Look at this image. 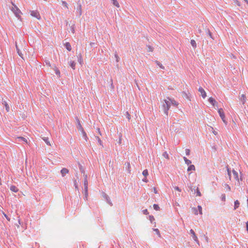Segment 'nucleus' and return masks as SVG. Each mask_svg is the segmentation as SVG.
Returning <instances> with one entry per match:
<instances>
[{
  "instance_id": "obj_1",
  "label": "nucleus",
  "mask_w": 248,
  "mask_h": 248,
  "mask_svg": "<svg viewBox=\"0 0 248 248\" xmlns=\"http://www.w3.org/2000/svg\"><path fill=\"white\" fill-rule=\"evenodd\" d=\"M164 103H163V104L164 111L165 114L167 115L168 114V110H169L170 107V102L169 101L168 99L164 100Z\"/></svg>"
},
{
  "instance_id": "obj_2",
  "label": "nucleus",
  "mask_w": 248,
  "mask_h": 248,
  "mask_svg": "<svg viewBox=\"0 0 248 248\" xmlns=\"http://www.w3.org/2000/svg\"><path fill=\"white\" fill-rule=\"evenodd\" d=\"M27 140L25 138L22 137H16V144H21L24 145V144H27Z\"/></svg>"
},
{
  "instance_id": "obj_3",
  "label": "nucleus",
  "mask_w": 248,
  "mask_h": 248,
  "mask_svg": "<svg viewBox=\"0 0 248 248\" xmlns=\"http://www.w3.org/2000/svg\"><path fill=\"white\" fill-rule=\"evenodd\" d=\"M77 128L78 130L80 131L84 137L85 140L87 141L88 139L86 132L84 131L80 122H78V124L77 125Z\"/></svg>"
},
{
  "instance_id": "obj_4",
  "label": "nucleus",
  "mask_w": 248,
  "mask_h": 248,
  "mask_svg": "<svg viewBox=\"0 0 248 248\" xmlns=\"http://www.w3.org/2000/svg\"><path fill=\"white\" fill-rule=\"evenodd\" d=\"M218 112L219 114L220 117H221V119L222 120L223 123L226 124H227V122L225 120V116L223 109L219 108L218 110Z\"/></svg>"
},
{
  "instance_id": "obj_5",
  "label": "nucleus",
  "mask_w": 248,
  "mask_h": 248,
  "mask_svg": "<svg viewBox=\"0 0 248 248\" xmlns=\"http://www.w3.org/2000/svg\"><path fill=\"white\" fill-rule=\"evenodd\" d=\"M190 232V233L192 235V237L193 238V239H194V240L199 245V240L198 239V237H197L194 231L192 230V229H191L189 231Z\"/></svg>"
},
{
  "instance_id": "obj_6",
  "label": "nucleus",
  "mask_w": 248,
  "mask_h": 248,
  "mask_svg": "<svg viewBox=\"0 0 248 248\" xmlns=\"http://www.w3.org/2000/svg\"><path fill=\"white\" fill-rule=\"evenodd\" d=\"M31 16L36 17L38 19H41V16L40 15L39 13L37 11H32L31 12Z\"/></svg>"
},
{
  "instance_id": "obj_7",
  "label": "nucleus",
  "mask_w": 248,
  "mask_h": 248,
  "mask_svg": "<svg viewBox=\"0 0 248 248\" xmlns=\"http://www.w3.org/2000/svg\"><path fill=\"white\" fill-rule=\"evenodd\" d=\"M102 196L106 200L108 204H109L111 206L112 205V203L111 202L108 195H107L105 193L103 192L102 193Z\"/></svg>"
},
{
  "instance_id": "obj_8",
  "label": "nucleus",
  "mask_w": 248,
  "mask_h": 248,
  "mask_svg": "<svg viewBox=\"0 0 248 248\" xmlns=\"http://www.w3.org/2000/svg\"><path fill=\"white\" fill-rule=\"evenodd\" d=\"M198 90L199 92H200L202 98H205L206 96V93L202 87H200Z\"/></svg>"
},
{
  "instance_id": "obj_9",
  "label": "nucleus",
  "mask_w": 248,
  "mask_h": 248,
  "mask_svg": "<svg viewBox=\"0 0 248 248\" xmlns=\"http://www.w3.org/2000/svg\"><path fill=\"white\" fill-rule=\"evenodd\" d=\"M167 99H168L170 102V104H172L173 106H177L178 105V103L173 99L168 97Z\"/></svg>"
},
{
  "instance_id": "obj_10",
  "label": "nucleus",
  "mask_w": 248,
  "mask_h": 248,
  "mask_svg": "<svg viewBox=\"0 0 248 248\" xmlns=\"http://www.w3.org/2000/svg\"><path fill=\"white\" fill-rule=\"evenodd\" d=\"M84 190H86V189H88V180L87 175H85V178L84 180Z\"/></svg>"
},
{
  "instance_id": "obj_11",
  "label": "nucleus",
  "mask_w": 248,
  "mask_h": 248,
  "mask_svg": "<svg viewBox=\"0 0 248 248\" xmlns=\"http://www.w3.org/2000/svg\"><path fill=\"white\" fill-rule=\"evenodd\" d=\"M69 172V170H68V169H66V168H63L61 170V173L62 174V175L63 177L66 174H67Z\"/></svg>"
},
{
  "instance_id": "obj_12",
  "label": "nucleus",
  "mask_w": 248,
  "mask_h": 248,
  "mask_svg": "<svg viewBox=\"0 0 248 248\" xmlns=\"http://www.w3.org/2000/svg\"><path fill=\"white\" fill-rule=\"evenodd\" d=\"M77 12L79 16H81L82 14V6L80 4L78 5V7H77Z\"/></svg>"
},
{
  "instance_id": "obj_13",
  "label": "nucleus",
  "mask_w": 248,
  "mask_h": 248,
  "mask_svg": "<svg viewBox=\"0 0 248 248\" xmlns=\"http://www.w3.org/2000/svg\"><path fill=\"white\" fill-rule=\"evenodd\" d=\"M240 101L242 102L243 104H244L246 102V97L245 94H242L239 98Z\"/></svg>"
},
{
  "instance_id": "obj_14",
  "label": "nucleus",
  "mask_w": 248,
  "mask_h": 248,
  "mask_svg": "<svg viewBox=\"0 0 248 248\" xmlns=\"http://www.w3.org/2000/svg\"><path fill=\"white\" fill-rule=\"evenodd\" d=\"M16 18H18V19H20L21 21V18L20 17V14H21V12L18 8L16 7Z\"/></svg>"
},
{
  "instance_id": "obj_15",
  "label": "nucleus",
  "mask_w": 248,
  "mask_h": 248,
  "mask_svg": "<svg viewBox=\"0 0 248 248\" xmlns=\"http://www.w3.org/2000/svg\"><path fill=\"white\" fill-rule=\"evenodd\" d=\"M232 173H233V176H234L235 180L237 181H238L239 178H238V174L237 172H236L235 170H233Z\"/></svg>"
},
{
  "instance_id": "obj_16",
  "label": "nucleus",
  "mask_w": 248,
  "mask_h": 248,
  "mask_svg": "<svg viewBox=\"0 0 248 248\" xmlns=\"http://www.w3.org/2000/svg\"><path fill=\"white\" fill-rule=\"evenodd\" d=\"M69 65L71 67V68L73 69H75L76 67V62L73 61H71L69 62Z\"/></svg>"
},
{
  "instance_id": "obj_17",
  "label": "nucleus",
  "mask_w": 248,
  "mask_h": 248,
  "mask_svg": "<svg viewBox=\"0 0 248 248\" xmlns=\"http://www.w3.org/2000/svg\"><path fill=\"white\" fill-rule=\"evenodd\" d=\"M2 104L5 106L6 111L7 112L9 111L10 107H9L8 104H7V103L6 101H3Z\"/></svg>"
},
{
  "instance_id": "obj_18",
  "label": "nucleus",
  "mask_w": 248,
  "mask_h": 248,
  "mask_svg": "<svg viewBox=\"0 0 248 248\" xmlns=\"http://www.w3.org/2000/svg\"><path fill=\"white\" fill-rule=\"evenodd\" d=\"M53 69L55 71L56 74L58 75L59 77H60V71L59 70L56 66L54 67Z\"/></svg>"
},
{
  "instance_id": "obj_19",
  "label": "nucleus",
  "mask_w": 248,
  "mask_h": 248,
  "mask_svg": "<svg viewBox=\"0 0 248 248\" xmlns=\"http://www.w3.org/2000/svg\"><path fill=\"white\" fill-rule=\"evenodd\" d=\"M208 101L213 106H214L215 104L216 103V101L215 99H214L212 97L209 98V99H208Z\"/></svg>"
},
{
  "instance_id": "obj_20",
  "label": "nucleus",
  "mask_w": 248,
  "mask_h": 248,
  "mask_svg": "<svg viewBox=\"0 0 248 248\" xmlns=\"http://www.w3.org/2000/svg\"><path fill=\"white\" fill-rule=\"evenodd\" d=\"M65 46L68 51L71 50V46L69 43H66L65 44Z\"/></svg>"
},
{
  "instance_id": "obj_21",
  "label": "nucleus",
  "mask_w": 248,
  "mask_h": 248,
  "mask_svg": "<svg viewBox=\"0 0 248 248\" xmlns=\"http://www.w3.org/2000/svg\"><path fill=\"white\" fill-rule=\"evenodd\" d=\"M226 168H227V170L228 175V176H229V180H231V170H230V168L228 167V166H227Z\"/></svg>"
},
{
  "instance_id": "obj_22",
  "label": "nucleus",
  "mask_w": 248,
  "mask_h": 248,
  "mask_svg": "<svg viewBox=\"0 0 248 248\" xmlns=\"http://www.w3.org/2000/svg\"><path fill=\"white\" fill-rule=\"evenodd\" d=\"M42 139L47 145H48L49 146H51V144H50V142L48 141V138L44 137Z\"/></svg>"
},
{
  "instance_id": "obj_23",
  "label": "nucleus",
  "mask_w": 248,
  "mask_h": 248,
  "mask_svg": "<svg viewBox=\"0 0 248 248\" xmlns=\"http://www.w3.org/2000/svg\"><path fill=\"white\" fill-rule=\"evenodd\" d=\"M240 203L238 200H236L234 202V209L235 210L237 209L239 206Z\"/></svg>"
},
{
  "instance_id": "obj_24",
  "label": "nucleus",
  "mask_w": 248,
  "mask_h": 248,
  "mask_svg": "<svg viewBox=\"0 0 248 248\" xmlns=\"http://www.w3.org/2000/svg\"><path fill=\"white\" fill-rule=\"evenodd\" d=\"M195 170V167L194 165H190L187 169V171H189L190 170Z\"/></svg>"
},
{
  "instance_id": "obj_25",
  "label": "nucleus",
  "mask_w": 248,
  "mask_h": 248,
  "mask_svg": "<svg viewBox=\"0 0 248 248\" xmlns=\"http://www.w3.org/2000/svg\"><path fill=\"white\" fill-rule=\"evenodd\" d=\"M190 44L193 48H196L197 47V44L194 40H191L190 41Z\"/></svg>"
},
{
  "instance_id": "obj_26",
  "label": "nucleus",
  "mask_w": 248,
  "mask_h": 248,
  "mask_svg": "<svg viewBox=\"0 0 248 248\" xmlns=\"http://www.w3.org/2000/svg\"><path fill=\"white\" fill-rule=\"evenodd\" d=\"M113 3V4L116 6L117 7L119 8L120 7V5L117 1V0H111Z\"/></svg>"
},
{
  "instance_id": "obj_27",
  "label": "nucleus",
  "mask_w": 248,
  "mask_h": 248,
  "mask_svg": "<svg viewBox=\"0 0 248 248\" xmlns=\"http://www.w3.org/2000/svg\"><path fill=\"white\" fill-rule=\"evenodd\" d=\"M78 62H79V63L80 64H82V62H83V60H82V56H81V54H80V55L78 56Z\"/></svg>"
},
{
  "instance_id": "obj_28",
  "label": "nucleus",
  "mask_w": 248,
  "mask_h": 248,
  "mask_svg": "<svg viewBox=\"0 0 248 248\" xmlns=\"http://www.w3.org/2000/svg\"><path fill=\"white\" fill-rule=\"evenodd\" d=\"M95 138L97 140L99 144L101 145V146H103V142L102 141V140H100V139L97 137V136H95Z\"/></svg>"
},
{
  "instance_id": "obj_29",
  "label": "nucleus",
  "mask_w": 248,
  "mask_h": 248,
  "mask_svg": "<svg viewBox=\"0 0 248 248\" xmlns=\"http://www.w3.org/2000/svg\"><path fill=\"white\" fill-rule=\"evenodd\" d=\"M156 63L157 64V65H158L160 67V68H161L162 69H164V66H163V65L160 62L156 61Z\"/></svg>"
},
{
  "instance_id": "obj_30",
  "label": "nucleus",
  "mask_w": 248,
  "mask_h": 248,
  "mask_svg": "<svg viewBox=\"0 0 248 248\" xmlns=\"http://www.w3.org/2000/svg\"><path fill=\"white\" fill-rule=\"evenodd\" d=\"M162 155L166 158L169 159V155L167 153V152H165L163 153Z\"/></svg>"
},
{
  "instance_id": "obj_31",
  "label": "nucleus",
  "mask_w": 248,
  "mask_h": 248,
  "mask_svg": "<svg viewBox=\"0 0 248 248\" xmlns=\"http://www.w3.org/2000/svg\"><path fill=\"white\" fill-rule=\"evenodd\" d=\"M125 165H126V167H127V170L128 171L129 173L130 172V163L129 162H127Z\"/></svg>"
},
{
  "instance_id": "obj_32",
  "label": "nucleus",
  "mask_w": 248,
  "mask_h": 248,
  "mask_svg": "<svg viewBox=\"0 0 248 248\" xmlns=\"http://www.w3.org/2000/svg\"><path fill=\"white\" fill-rule=\"evenodd\" d=\"M153 230L156 232V234L158 235L159 237H161V234L158 229H154Z\"/></svg>"
},
{
  "instance_id": "obj_33",
  "label": "nucleus",
  "mask_w": 248,
  "mask_h": 248,
  "mask_svg": "<svg viewBox=\"0 0 248 248\" xmlns=\"http://www.w3.org/2000/svg\"><path fill=\"white\" fill-rule=\"evenodd\" d=\"M142 174L146 177L148 175L147 170H145L142 172Z\"/></svg>"
},
{
  "instance_id": "obj_34",
  "label": "nucleus",
  "mask_w": 248,
  "mask_h": 248,
  "mask_svg": "<svg viewBox=\"0 0 248 248\" xmlns=\"http://www.w3.org/2000/svg\"><path fill=\"white\" fill-rule=\"evenodd\" d=\"M12 4L14 6V7H13L12 8L11 10L13 11V12L14 13V14L16 15V10L15 9V8H16V5L13 2H12Z\"/></svg>"
},
{
  "instance_id": "obj_35",
  "label": "nucleus",
  "mask_w": 248,
  "mask_h": 248,
  "mask_svg": "<svg viewBox=\"0 0 248 248\" xmlns=\"http://www.w3.org/2000/svg\"><path fill=\"white\" fill-rule=\"evenodd\" d=\"M154 208L155 210L158 211L159 210L160 208L157 204H155L153 205Z\"/></svg>"
},
{
  "instance_id": "obj_36",
  "label": "nucleus",
  "mask_w": 248,
  "mask_h": 248,
  "mask_svg": "<svg viewBox=\"0 0 248 248\" xmlns=\"http://www.w3.org/2000/svg\"><path fill=\"white\" fill-rule=\"evenodd\" d=\"M84 195H85V199L86 200H87V197H88V189H86V190H84Z\"/></svg>"
},
{
  "instance_id": "obj_37",
  "label": "nucleus",
  "mask_w": 248,
  "mask_h": 248,
  "mask_svg": "<svg viewBox=\"0 0 248 248\" xmlns=\"http://www.w3.org/2000/svg\"><path fill=\"white\" fill-rule=\"evenodd\" d=\"M16 51H17L18 54L19 55V56H20L22 58V59H23V56H22L23 55H22V53L17 48H16Z\"/></svg>"
},
{
  "instance_id": "obj_38",
  "label": "nucleus",
  "mask_w": 248,
  "mask_h": 248,
  "mask_svg": "<svg viewBox=\"0 0 248 248\" xmlns=\"http://www.w3.org/2000/svg\"><path fill=\"white\" fill-rule=\"evenodd\" d=\"M221 200L223 201H225L226 200V196L225 194H222L221 196Z\"/></svg>"
},
{
  "instance_id": "obj_39",
  "label": "nucleus",
  "mask_w": 248,
  "mask_h": 248,
  "mask_svg": "<svg viewBox=\"0 0 248 248\" xmlns=\"http://www.w3.org/2000/svg\"><path fill=\"white\" fill-rule=\"evenodd\" d=\"M196 193H197V195L198 196H201V193L200 191V190L198 188H197L196 189Z\"/></svg>"
},
{
  "instance_id": "obj_40",
  "label": "nucleus",
  "mask_w": 248,
  "mask_h": 248,
  "mask_svg": "<svg viewBox=\"0 0 248 248\" xmlns=\"http://www.w3.org/2000/svg\"><path fill=\"white\" fill-rule=\"evenodd\" d=\"M198 210H199V213L200 214H202V206H200L199 205L198 206Z\"/></svg>"
},
{
  "instance_id": "obj_41",
  "label": "nucleus",
  "mask_w": 248,
  "mask_h": 248,
  "mask_svg": "<svg viewBox=\"0 0 248 248\" xmlns=\"http://www.w3.org/2000/svg\"><path fill=\"white\" fill-rule=\"evenodd\" d=\"M10 189L13 191V192H16V186H11V188H10Z\"/></svg>"
},
{
  "instance_id": "obj_42",
  "label": "nucleus",
  "mask_w": 248,
  "mask_h": 248,
  "mask_svg": "<svg viewBox=\"0 0 248 248\" xmlns=\"http://www.w3.org/2000/svg\"><path fill=\"white\" fill-rule=\"evenodd\" d=\"M115 57L116 58V61L117 62H119V60H120V58L118 56V55L117 54H115Z\"/></svg>"
},
{
  "instance_id": "obj_43",
  "label": "nucleus",
  "mask_w": 248,
  "mask_h": 248,
  "mask_svg": "<svg viewBox=\"0 0 248 248\" xmlns=\"http://www.w3.org/2000/svg\"><path fill=\"white\" fill-rule=\"evenodd\" d=\"M70 28H71V31L72 32V33H75L74 25H73L72 26H71Z\"/></svg>"
},
{
  "instance_id": "obj_44",
  "label": "nucleus",
  "mask_w": 248,
  "mask_h": 248,
  "mask_svg": "<svg viewBox=\"0 0 248 248\" xmlns=\"http://www.w3.org/2000/svg\"><path fill=\"white\" fill-rule=\"evenodd\" d=\"M234 3H235L238 6H240V3L238 1V0H232Z\"/></svg>"
},
{
  "instance_id": "obj_45",
  "label": "nucleus",
  "mask_w": 248,
  "mask_h": 248,
  "mask_svg": "<svg viewBox=\"0 0 248 248\" xmlns=\"http://www.w3.org/2000/svg\"><path fill=\"white\" fill-rule=\"evenodd\" d=\"M62 5L65 7L66 8H68V6H67V3L65 1H62Z\"/></svg>"
},
{
  "instance_id": "obj_46",
  "label": "nucleus",
  "mask_w": 248,
  "mask_h": 248,
  "mask_svg": "<svg viewBox=\"0 0 248 248\" xmlns=\"http://www.w3.org/2000/svg\"><path fill=\"white\" fill-rule=\"evenodd\" d=\"M149 219H150V221L151 222H152V221L155 220V218H154V217L153 216H149Z\"/></svg>"
},
{
  "instance_id": "obj_47",
  "label": "nucleus",
  "mask_w": 248,
  "mask_h": 248,
  "mask_svg": "<svg viewBox=\"0 0 248 248\" xmlns=\"http://www.w3.org/2000/svg\"><path fill=\"white\" fill-rule=\"evenodd\" d=\"M185 163L187 165H189V164H190L191 163V161L190 160L187 159L186 160Z\"/></svg>"
},
{
  "instance_id": "obj_48",
  "label": "nucleus",
  "mask_w": 248,
  "mask_h": 248,
  "mask_svg": "<svg viewBox=\"0 0 248 248\" xmlns=\"http://www.w3.org/2000/svg\"><path fill=\"white\" fill-rule=\"evenodd\" d=\"M186 154L187 155H189L190 154V150L186 149Z\"/></svg>"
},
{
  "instance_id": "obj_49",
  "label": "nucleus",
  "mask_w": 248,
  "mask_h": 248,
  "mask_svg": "<svg viewBox=\"0 0 248 248\" xmlns=\"http://www.w3.org/2000/svg\"><path fill=\"white\" fill-rule=\"evenodd\" d=\"M142 212H143V213L144 214H145V215H147V214H149V213H148V211L147 209H145V210H143V211H142Z\"/></svg>"
},
{
  "instance_id": "obj_50",
  "label": "nucleus",
  "mask_w": 248,
  "mask_h": 248,
  "mask_svg": "<svg viewBox=\"0 0 248 248\" xmlns=\"http://www.w3.org/2000/svg\"><path fill=\"white\" fill-rule=\"evenodd\" d=\"M126 117L129 120L131 119L130 115L128 112H126Z\"/></svg>"
},
{
  "instance_id": "obj_51",
  "label": "nucleus",
  "mask_w": 248,
  "mask_h": 248,
  "mask_svg": "<svg viewBox=\"0 0 248 248\" xmlns=\"http://www.w3.org/2000/svg\"><path fill=\"white\" fill-rule=\"evenodd\" d=\"M45 63L46 65H47L48 66L50 67L51 66V64H50V62H49V61H45Z\"/></svg>"
},
{
  "instance_id": "obj_52",
  "label": "nucleus",
  "mask_w": 248,
  "mask_h": 248,
  "mask_svg": "<svg viewBox=\"0 0 248 248\" xmlns=\"http://www.w3.org/2000/svg\"><path fill=\"white\" fill-rule=\"evenodd\" d=\"M225 186L227 187L228 191L231 190V187L228 184H225Z\"/></svg>"
},
{
  "instance_id": "obj_53",
  "label": "nucleus",
  "mask_w": 248,
  "mask_h": 248,
  "mask_svg": "<svg viewBox=\"0 0 248 248\" xmlns=\"http://www.w3.org/2000/svg\"><path fill=\"white\" fill-rule=\"evenodd\" d=\"M148 51H152L153 50V48L151 46H148Z\"/></svg>"
},
{
  "instance_id": "obj_54",
  "label": "nucleus",
  "mask_w": 248,
  "mask_h": 248,
  "mask_svg": "<svg viewBox=\"0 0 248 248\" xmlns=\"http://www.w3.org/2000/svg\"><path fill=\"white\" fill-rule=\"evenodd\" d=\"M174 189H175V190H176L177 191H178L180 192L181 191V189L178 186H175Z\"/></svg>"
},
{
  "instance_id": "obj_55",
  "label": "nucleus",
  "mask_w": 248,
  "mask_h": 248,
  "mask_svg": "<svg viewBox=\"0 0 248 248\" xmlns=\"http://www.w3.org/2000/svg\"><path fill=\"white\" fill-rule=\"evenodd\" d=\"M121 142H122V135H121L120 137H119V144H121Z\"/></svg>"
},
{
  "instance_id": "obj_56",
  "label": "nucleus",
  "mask_w": 248,
  "mask_h": 248,
  "mask_svg": "<svg viewBox=\"0 0 248 248\" xmlns=\"http://www.w3.org/2000/svg\"><path fill=\"white\" fill-rule=\"evenodd\" d=\"M80 170H81L82 173H84V170L83 169H82V166L81 165H80Z\"/></svg>"
},
{
  "instance_id": "obj_57",
  "label": "nucleus",
  "mask_w": 248,
  "mask_h": 248,
  "mask_svg": "<svg viewBox=\"0 0 248 248\" xmlns=\"http://www.w3.org/2000/svg\"><path fill=\"white\" fill-rule=\"evenodd\" d=\"M208 33L209 36L211 38H212V33H211V32L209 31H208Z\"/></svg>"
},
{
  "instance_id": "obj_58",
  "label": "nucleus",
  "mask_w": 248,
  "mask_h": 248,
  "mask_svg": "<svg viewBox=\"0 0 248 248\" xmlns=\"http://www.w3.org/2000/svg\"><path fill=\"white\" fill-rule=\"evenodd\" d=\"M97 131H98V134H99L100 135H102V134H101V132H100V128H97Z\"/></svg>"
},
{
  "instance_id": "obj_59",
  "label": "nucleus",
  "mask_w": 248,
  "mask_h": 248,
  "mask_svg": "<svg viewBox=\"0 0 248 248\" xmlns=\"http://www.w3.org/2000/svg\"><path fill=\"white\" fill-rule=\"evenodd\" d=\"M142 181H143V182H146V183H147V182H148V180H147V179L146 178H145L143 179H142Z\"/></svg>"
},
{
  "instance_id": "obj_60",
  "label": "nucleus",
  "mask_w": 248,
  "mask_h": 248,
  "mask_svg": "<svg viewBox=\"0 0 248 248\" xmlns=\"http://www.w3.org/2000/svg\"><path fill=\"white\" fill-rule=\"evenodd\" d=\"M154 192L155 193H157V190H156V188H155V187H154Z\"/></svg>"
},
{
  "instance_id": "obj_61",
  "label": "nucleus",
  "mask_w": 248,
  "mask_h": 248,
  "mask_svg": "<svg viewBox=\"0 0 248 248\" xmlns=\"http://www.w3.org/2000/svg\"><path fill=\"white\" fill-rule=\"evenodd\" d=\"M246 228H247V231L248 232V221L246 223Z\"/></svg>"
},
{
  "instance_id": "obj_62",
  "label": "nucleus",
  "mask_w": 248,
  "mask_h": 248,
  "mask_svg": "<svg viewBox=\"0 0 248 248\" xmlns=\"http://www.w3.org/2000/svg\"><path fill=\"white\" fill-rule=\"evenodd\" d=\"M111 87L112 88H114V86H113V83H112V79H111Z\"/></svg>"
},
{
  "instance_id": "obj_63",
  "label": "nucleus",
  "mask_w": 248,
  "mask_h": 248,
  "mask_svg": "<svg viewBox=\"0 0 248 248\" xmlns=\"http://www.w3.org/2000/svg\"><path fill=\"white\" fill-rule=\"evenodd\" d=\"M194 209L195 210V212H194L195 214L197 215L198 213H197V211L196 210V209L194 208Z\"/></svg>"
},
{
  "instance_id": "obj_64",
  "label": "nucleus",
  "mask_w": 248,
  "mask_h": 248,
  "mask_svg": "<svg viewBox=\"0 0 248 248\" xmlns=\"http://www.w3.org/2000/svg\"><path fill=\"white\" fill-rule=\"evenodd\" d=\"M244 0L248 5V0Z\"/></svg>"
}]
</instances>
